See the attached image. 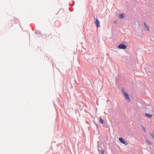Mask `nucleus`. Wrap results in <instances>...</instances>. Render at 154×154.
Instances as JSON below:
<instances>
[{
  "instance_id": "obj_1",
  "label": "nucleus",
  "mask_w": 154,
  "mask_h": 154,
  "mask_svg": "<svg viewBox=\"0 0 154 154\" xmlns=\"http://www.w3.org/2000/svg\"><path fill=\"white\" fill-rule=\"evenodd\" d=\"M122 93L124 94V97L126 99V100L128 102L130 101V99L128 95V93H126L125 90L123 89H122Z\"/></svg>"
},
{
  "instance_id": "obj_2",
  "label": "nucleus",
  "mask_w": 154,
  "mask_h": 154,
  "mask_svg": "<svg viewBox=\"0 0 154 154\" xmlns=\"http://www.w3.org/2000/svg\"><path fill=\"white\" fill-rule=\"evenodd\" d=\"M118 48L119 49H125L127 48V47L125 45L120 44L118 46Z\"/></svg>"
},
{
  "instance_id": "obj_3",
  "label": "nucleus",
  "mask_w": 154,
  "mask_h": 154,
  "mask_svg": "<svg viewBox=\"0 0 154 154\" xmlns=\"http://www.w3.org/2000/svg\"><path fill=\"white\" fill-rule=\"evenodd\" d=\"M119 140L122 143L125 144V145H127L128 144L127 143H126V142H125V141L122 138H119Z\"/></svg>"
},
{
  "instance_id": "obj_4",
  "label": "nucleus",
  "mask_w": 154,
  "mask_h": 154,
  "mask_svg": "<svg viewBox=\"0 0 154 154\" xmlns=\"http://www.w3.org/2000/svg\"><path fill=\"white\" fill-rule=\"evenodd\" d=\"M100 23V22L99 20H98V19L97 18L96 19V21L95 22V25H96V26L97 27H99Z\"/></svg>"
},
{
  "instance_id": "obj_5",
  "label": "nucleus",
  "mask_w": 154,
  "mask_h": 154,
  "mask_svg": "<svg viewBox=\"0 0 154 154\" xmlns=\"http://www.w3.org/2000/svg\"><path fill=\"white\" fill-rule=\"evenodd\" d=\"M125 14H121L119 15V17L120 18H123L125 17Z\"/></svg>"
},
{
  "instance_id": "obj_6",
  "label": "nucleus",
  "mask_w": 154,
  "mask_h": 154,
  "mask_svg": "<svg viewBox=\"0 0 154 154\" xmlns=\"http://www.w3.org/2000/svg\"><path fill=\"white\" fill-rule=\"evenodd\" d=\"M144 24L146 30H147L148 31H149V28L148 26L146 24L145 22H144Z\"/></svg>"
},
{
  "instance_id": "obj_7",
  "label": "nucleus",
  "mask_w": 154,
  "mask_h": 154,
  "mask_svg": "<svg viewBox=\"0 0 154 154\" xmlns=\"http://www.w3.org/2000/svg\"><path fill=\"white\" fill-rule=\"evenodd\" d=\"M145 115L146 117L149 118H151L152 116V115L146 113H145Z\"/></svg>"
},
{
  "instance_id": "obj_8",
  "label": "nucleus",
  "mask_w": 154,
  "mask_h": 154,
  "mask_svg": "<svg viewBox=\"0 0 154 154\" xmlns=\"http://www.w3.org/2000/svg\"><path fill=\"white\" fill-rule=\"evenodd\" d=\"M99 122H100V123L101 124H103L104 122H103V120L100 117L99 118Z\"/></svg>"
},
{
  "instance_id": "obj_9",
  "label": "nucleus",
  "mask_w": 154,
  "mask_h": 154,
  "mask_svg": "<svg viewBox=\"0 0 154 154\" xmlns=\"http://www.w3.org/2000/svg\"><path fill=\"white\" fill-rule=\"evenodd\" d=\"M142 130L143 131L145 132L146 131V129H145V128L143 126H142Z\"/></svg>"
},
{
  "instance_id": "obj_10",
  "label": "nucleus",
  "mask_w": 154,
  "mask_h": 154,
  "mask_svg": "<svg viewBox=\"0 0 154 154\" xmlns=\"http://www.w3.org/2000/svg\"><path fill=\"white\" fill-rule=\"evenodd\" d=\"M150 135L153 138H154V134L153 133H151Z\"/></svg>"
},
{
  "instance_id": "obj_11",
  "label": "nucleus",
  "mask_w": 154,
  "mask_h": 154,
  "mask_svg": "<svg viewBox=\"0 0 154 154\" xmlns=\"http://www.w3.org/2000/svg\"><path fill=\"white\" fill-rule=\"evenodd\" d=\"M146 141H147V142L148 143L149 145H151V143H150V142H149V141L148 140H146Z\"/></svg>"
},
{
  "instance_id": "obj_12",
  "label": "nucleus",
  "mask_w": 154,
  "mask_h": 154,
  "mask_svg": "<svg viewBox=\"0 0 154 154\" xmlns=\"http://www.w3.org/2000/svg\"><path fill=\"white\" fill-rule=\"evenodd\" d=\"M102 154H104V152L102 151L101 152Z\"/></svg>"
},
{
  "instance_id": "obj_13",
  "label": "nucleus",
  "mask_w": 154,
  "mask_h": 154,
  "mask_svg": "<svg viewBox=\"0 0 154 154\" xmlns=\"http://www.w3.org/2000/svg\"><path fill=\"white\" fill-rule=\"evenodd\" d=\"M117 22L116 21H114L115 23H117Z\"/></svg>"
}]
</instances>
